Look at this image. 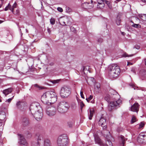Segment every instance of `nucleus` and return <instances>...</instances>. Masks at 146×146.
I'll list each match as a JSON object with an SVG mask.
<instances>
[{
    "instance_id": "1",
    "label": "nucleus",
    "mask_w": 146,
    "mask_h": 146,
    "mask_svg": "<svg viewBox=\"0 0 146 146\" xmlns=\"http://www.w3.org/2000/svg\"><path fill=\"white\" fill-rule=\"evenodd\" d=\"M32 114L38 121L40 120L42 117V110L40 104L37 102L32 103L30 108Z\"/></svg>"
},
{
    "instance_id": "2",
    "label": "nucleus",
    "mask_w": 146,
    "mask_h": 146,
    "mask_svg": "<svg viewBox=\"0 0 146 146\" xmlns=\"http://www.w3.org/2000/svg\"><path fill=\"white\" fill-rule=\"evenodd\" d=\"M108 71L109 77L111 78H115L119 74L120 70L118 65L112 64L109 66Z\"/></svg>"
},
{
    "instance_id": "3",
    "label": "nucleus",
    "mask_w": 146,
    "mask_h": 146,
    "mask_svg": "<svg viewBox=\"0 0 146 146\" xmlns=\"http://www.w3.org/2000/svg\"><path fill=\"white\" fill-rule=\"evenodd\" d=\"M70 108L69 103L65 101L60 102L57 106V111L60 113L64 114L68 111Z\"/></svg>"
},
{
    "instance_id": "4",
    "label": "nucleus",
    "mask_w": 146,
    "mask_h": 146,
    "mask_svg": "<svg viewBox=\"0 0 146 146\" xmlns=\"http://www.w3.org/2000/svg\"><path fill=\"white\" fill-rule=\"evenodd\" d=\"M71 93V89L69 86H64L61 89L60 94L61 96L63 98L68 97Z\"/></svg>"
},
{
    "instance_id": "5",
    "label": "nucleus",
    "mask_w": 146,
    "mask_h": 146,
    "mask_svg": "<svg viewBox=\"0 0 146 146\" xmlns=\"http://www.w3.org/2000/svg\"><path fill=\"white\" fill-rule=\"evenodd\" d=\"M58 146H66L68 143V139L66 135L60 136L57 141Z\"/></svg>"
},
{
    "instance_id": "6",
    "label": "nucleus",
    "mask_w": 146,
    "mask_h": 146,
    "mask_svg": "<svg viewBox=\"0 0 146 146\" xmlns=\"http://www.w3.org/2000/svg\"><path fill=\"white\" fill-rule=\"evenodd\" d=\"M95 143L98 144L100 146H112V143L109 139L106 138V144H104L101 139L97 136H94Z\"/></svg>"
},
{
    "instance_id": "7",
    "label": "nucleus",
    "mask_w": 146,
    "mask_h": 146,
    "mask_svg": "<svg viewBox=\"0 0 146 146\" xmlns=\"http://www.w3.org/2000/svg\"><path fill=\"white\" fill-rule=\"evenodd\" d=\"M121 104V101L120 99H118L117 101L111 102L109 104L108 110L111 111L112 110L119 107V106Z\"/></svg>"
},
{
    "instance_id": "8",
    "label": "nucleus",
    "mask_w": 146,
    "mask_h": 146,
    "mask_svg": "<svg viewBox=\"0 0 146 146\" xmlns=\"http://www.w3.org/2000/svg\"><path fill=\"white\" fill-rule=\"evenodd\" d=\"M137 141L140 143H146V132L141 133L138 137Z\"/></svg>"
},
{
    "instance_id": "9",
    "label": "nucleus",
    "mask_w": 146,
    "mask_h": 146,
    "mask_svg": "<svg viewBox=\"0 0 146 146\" xmlns=\"http://www.w3.org/2000/svg\"><path fill=\"white\" fill-rule=\"evenodd\" d=\"M56 113V109L53 107H51L47 109L46 110V113L50 116L54 115Z\"/></svg>"
},
{
    "instance_id": "10",
    "label": "nucleus",
    "mask_w": 146,
    "mask_h": 146,
    "mask_svg": "<svg viewBox=\"0 0 146 146\" xmlns=\"http://www.w3.org/2000/svg\"><path fill=\"white\" fill-rule=\"evenodd\" d=\"M18 135L19 137V143L21 145L27 146L28 143L23 135L21 134H19Z\"/></svg>"
},
{
    "instance_id": "11",
    "label": "nucleus",
    "mask_w": 146,
    "mask_h": 146,
    "mask_svg": "<svg viewBox=\"0 0 146 146\" xmlns=\"http://www.w3.org/2000/svg\"><path fill=\"white\" fill-rule=\"evenodd\" d=\"M47 94V92H46L43 94L42 96L41 100L44 104H48L50 100L48 97V95Z\"/></svg>"
},
{
    "instance_id": "12",
    "label": "nucleus",
    "mask_w": 146,
    "mask_h": 146,
    "mask_svg": "<svg viewBox=\"0 0 146 146\" xmlns=\"http://www.w3.org/2000/svg\"><path fill=\"white\" fill-rule=\"evenodd\" d=\"M139 105L138 103H136L131 106V110L132 111L137 113L139 111Z\"/></svg>"
},
{
    "instance_id": "13",
    "label": "nucleus",
    "mask_w": 146,
    "mask_h": 146,
    "mask_svg": "<svg viewBox=\"0 0 146 146\" xmlns=\"http://www.w3.org/2000/svg\"><path fill=\"white\" fill-rule=\"evenodd\" d=\"M104 0H98V5L97 8L98 9H102L105 6V4L104 3Z\"/></svg>"
},
{
    "instance_id": "14",
    "label": "nucleus",
    "mask_w": 146,
    "mask_h": 146,
    "mask_svg": "<svg viewBox=\"0 0 146 146\" xmlns=\"http://www.w3.org/2000/svg\"><path fill=\"white\" fill-rule=\"evenodd\" d=\"M100 83H96L94 85V91L96 94L99 93L100 91Z\"/></svg>"
},
{
    "instance_id": "15",
    "label": "nucleus",
    "mask_w": 146,
    "mask_h": 146,
    "mask_svg": "<svg viewBox=\"0 0 146 146\" xmlns=\"http://www.w3.org/2000/svg\"><path fill=\"white\" fill-rule=\"evenodd\" d=\"M119 140L121 146H123L126 139L123 136L121 135L119 137Z\"/></svg>"
},
{
    "instance_id": "16",
    "label": "nucleus",
    "mask_w": 146,
    "mask_h": 146,
    "mask_svg": "<svg viewBox=\"0 0 146 146\" xmlns=\"http://www.w3.org/2000/svg\"><path fill=\"white\" fill-rule=\"evenodd\" d=\"M13 90V89L12 88H10L3 90V93L5 95V96H6L7 95L11 93Z\"/></svg>"
},
{
    "instance_id": "17",
    "label": "nucleus",
    "mask_w": 146,
    "mask_h": 146,
    "mask_svg": "<svg viewBox=\"0 0 146 146\" xmlns=\"http://www.w3.org/2000/svg\"><path fill=\"white\" fill-rule=\"evenodd\" d=\"M48 95V97L49 98V100L50 98L55 97L56 96H55V93L52 91H50L47 92Z\"/></svg>"
},
{
    "instance_id": "18",
    "label": "nucleus",
    "mask_w": 146,
    "mask_h": 146,
    "mask_svg": "<svg viewBox=\"0 0 146 146\" xmlns=\"http://www.w3.org/2000/svg\"><path fill=\"white\" fill-rule=\"evenodd\" d=\"M99 125L102 126V125H105L106 123V119L104 117H102L98 123Z\"/></svg>"
},
{
    "instance_id": "19",
    "label": "nucleus",
    "mask_w": 146,
    "mask_h": 146,
    "mask_svg": "<svg viewBox=\"0 0 146 146\" xmlns=\"http://www.w3.org/2000/svg\"><path fill=\"white\" fill-rule=\"evenodd\" d=\"M29 123L28 119L26 118H24L22 119V124L24 126L28 125Z\"/></svg>"
},
{
    "instance_id": "20",
    "label": "nucleus",
    "mask_w": 146,
    "mask_h": 146,
    "mask_svg": "<svg viewBox=\"0 0 146 146\" xmlns=\"http://www.w3.org/2000/svg\"><path fill=\"white\" fill-rule=\"evenodd\" d=\"M43 137L41 135H40L38 137L37 139V145H39L41 142L43 141Z\"/></svg>"
},
{
    "instance_id": "21",
    "label": "nucleus",
    "mask_w": 146,
    "mask_h": 146,
    "mask_svg": "<svg viewBox=\"0 0 146 146\" xmlns=\"http://www.w3.org/2000/svg\"><path fill=\"white\" fill-rule=\"evenodd\" d=\"M87 81L89 84L92 85V84H94L95 82V80L94 78L90 77L88 79Z\"/></svg>"
},
{
    "instance_id": "22",
    "label": "nucleus",
    "mask_w": 146,
    "mask_h": 146,
    "mask_svg": "<svg viewBox=\"0 0 146 146\" xmlns=\"http://www.w3.org/2000/svg\"><path fill=\"white\" fill-rule=\"evenodd\" d=\"M44 146H50L51 143L50 141L48 139H46L44 141Z\"/></svg>"
},
{
    "instance_id": "23",
    "label": "nucleus",
    "mask_w": 146,
    "mask_h": 146,
    "mask_svg": "<svg viewBox=\"0 0 146 146\" xmlns=\"http://www.w3.org/2000/svg\"><path fill=\"white\" fill-rule=\"evenodd\" d=\"M140 18L143 21H146V14H140L139 15Z\"/></svg>"
},
{
    "instance_id": "24",
    "label": "nucleus",
    "mask_w": 146,
    "mask_h": 146,
    "mask_svg": "<svg viewBox=\"0 0 146 146\" xmlns=\"http://www.w3.org/2000/svg\"><path fill=\"white\" fill-rule=\"evenodd\" d=\"M90 114L89 116V119L90 120H91L92 117L93 116V115L94 113V111L93 110H90Z\"/></svg>"
},
{
    "instance_id": "25",
    "label": "nucleus",
    "mask_w": 146,
    "mask_h": 146,
    "mask_svg": "<svg viewBox=\"0 0 146 146\" xmlns=\"http://www.w3.org/2000/svg\"><path fill=\"white\" fill-rule=\"evenodd\" d=\"M74 123V121L73 120L69 121L67 122L68 125L70 127H72L73 126Z\"/></svg>"
},
{
    "instance_id": "26",
    "label": "nucleus",
    "mask_w": 146,
    "mask_h": 146,
    "mask_svg": "<svg viewBox=\"0 0 146 146\" xmlns=\"http://www.w3.org/2000/svg\"><path fill=\"white\" fill-rule=\"evenodd\" d=\"M51 99L49 101V103H54V102H55L57 100V97L56 96L52 98H51Z\"/></svg>"
},
{
    "instance_id": "27",
    "label": "nucleus",
    "mask_w": 146,
    "mask_h": 146,
    "mask_svg": "<svg viewBox=\"0 0 146 146\" xmlns=\"http://www.w3.org/2000/svg\"><path fill=\"white\" fill-rule=\"evenodd\" d=\"M78 104L80 105V106L81 109L82 110L84 106V104L83 103V102L81 100H78Z\"/></svg>"
},
{
    "instance_id": "28",
    "label": "nucleus",
    "mask_w": 146,
    "mask_h": 146,
    "mask_svg": "<svg viewBox=\"0 0 146 146\" xmlns=\"http://www.w3.org/2000/svg\"><path fill=\"white\" fill-rule=\"evenodd\" d=\"M60 81V79H57L56 80H51L50 82L53 84H56L58 83Z\"/></svg>"
},
{
    "instance_id": "29",
    "label": "nucleus",
    "mask_w": 146,
    "mask_h": 146,
    "mask_svg": "<svg viewBox=\"0 0 146 146\" xmlns=\"http://www.w3.org/2000/svg\"><path fill=\"white\" fill-rule=\"evenodd\" d=\"M116 22L117 24L118 25H120L121 19L119 17L117 16L116 19Z\"/></svg>"
},
{
    "instance_id": "30",
    "label": "nucleus",
    "mask_w": 146,
    "mask_h": 146,
    "mask_svg": "<svg viewBox=\"0 0 146 146\" xmlns=\"http://www.w3.org/2000/svg\"><path fill=\"white\" fill-rule=\"evenodd\" d=\"M88 4L89 3H84L83 4L82 6L84 9L90 8L89 7Z\"/></svg>"
},
{
    "instance_id": "31",
    "label": "nucleus",
    "mask_w": 146,
    "mask_h": 146,
    "mask_svg": "<svg viewBox=\"0 0 146 146\" xmlns=\"http://www.w3.org/2000/svg\"><path fill=\"white\" fill-rule=\"evenodd\" d=\"M137 120V118L134 115H133L131 120V123H133L135 122Z\"/></svg>"
},
{
    "instance_id": "32",
    "label": "nucleus",
    "mask_w": 146,
    "mask_h": 146,
    "mask_svg": "<svg viewBox=\"0 0 146 146\" xmlns=\"http://www.w3.org/2000/svg\"><path fill=\"white\" fill-rule=\"evenodd\" d=\"M17 4L15 2L13 4L12 6L11 7V11L13 12V10L14 8H16V7Z\"/></svg>"
},
{
    "instance_id": "33",
    "label": "nucleus",
    "mask_w": 146,
    "mask_h": 146,
    "mask_svg": "<svg viewBox=\"0 0 146 146\" xmlns=\"http://www.w3.org/2000/svg\"><path fill=\"white\" fill-rule=\"evenodd\" d=\"M11 6L10 5L9 3L7 6L5 8V11H7L9 9L11 10Z\"/></svg>"
},
{
    "instance_id": "34",
    "label": "nucleus",
    "mask_w": 146,
    "mask_h": 146,
    "mask_svg": "<svg viewBox=\"0 0 146 146\" xmlns=\"http://www.w3.org/2000/svg\"><path fill=\"white\" fill-rule=\"evenodd\" d=\"M145 72L143 70H141L139 72V76H143V75L145 74Z\"/></svg>"
},
{
    "instance_id": "35",
    "label": "nucleus",
    "mask_w": 146,
    "mask_h": 146,
    "mask_svg": "<svg viewBox=\"0 0 146 146\" xmlns=\"http://www.w3.org/2000/svg\"><path fill=\"white\" fill-rule=\"evenodd\" d=\"M66 12L67 13H70L72 12V9L69 7H66Z\"/></svg>"
},
{
    "instance_id": "36",
    "label": "nucleus",
    "mask_w": 146,
    "mask_h": 146,
    "mask_svg": "<svg viewBox=\"0 0 146 146\" xmlns=\"http://www.w3.org/2000/svg\"><path fill=\"white\" fill-rule=\"evenodd\" d=\"M145 125V123L144 122H142L141 123L139 124V126L138 127L139 129H140L143 127Z\"/></svg>"
},
{
    "instance_id": "37",
    "label": "nucleus",
    "mask_w": 146,
    "mask_h": 146,
    "mask_svg": "<svg viewBox=\"0 0 146 146\" xmlns=\"http://www.w3.org/2000/svg\"><path fill=\"white\" fill-rule=\"evenodd\" d=\"M93 97V96H92L90 95L88 98H86V100H87V102H89V101L92 99Z\"/></svg>"
},
{
    "instance_id": "38",
    "label": "nucleus",
    "mask_w": 146,
    "mask_h": 146,
    "mask_svg": "<svg viewBox=\"0 0 146 146\" xmlns=\"http://www.w3.org/2000/svg\"><path fill=\"white\" fill-rule=\"evenodd\" d=\"M132 26L135 27L137 28H140L141 27V25L138 24H134Z\"/></svg>"
},
{
    "instance_id": "39",
    "label": "nucleus",
    "mask_w": 146,
    "mask_h": 146,
    "mask_svg": "<svg viewBox=\"0 0 146 146\" xmlns=\"http://www.w3.org/2000/svg\"><path fill=\"white\" fill-rule=\"evenodd\" d=\"M23 104V103L20 102H18L16 104V105L17 106V108H20V106H22V104Z\"/></svg>"
},
{
    "instance_id": "40",
    "label": "nucleus",
    "mask_w": 146,
    "mask_h": 146,
    "mask_svg": "<svg viewBox=\"0 0 146 146\" xmlns=\"http://www.w3.org/2000/svg\"><path fill=\"white\" fill-rule=\"evenodd\" d=\"M50 23L52 25H54L55 23L54 19L53 18H51L50 20Z\"/></svg>"
},
{
    "instance_id": "41",
    "label": "nucleus",
    "mask_w": 146,
    "mask_h": 146,
    "mask_svg": "<svg viewBox=\"0 0 146 146\" xmlns=\"http://www.w3.org/2000/svg\"><path fill=\"white\" fill-rule=\"evenodd\" d=\"M13 98H14V96H13L12 98H9V99H8V100H7L5 102H8L9 103H10V102H11V100L13 99Z\"/></svg>"
},
{
    "instance_id": "42",
    "label": "nucleus",
    "mask_w": 146,
    "mask_h": 146,
    "mask_svg": "<svg viewBox=\"0 0 146 146\" xmlns=\"http://www.w3.org/2000/svg\"><path fill=\"white\" fill-rule=\"evenodd\" d=\"M106 3L108 5V7L110 9H111L112 8V6L110 2L108 1H107L106 2Z\"/></svg>"
},
{
    "instance_id": "43",
    "label": "nucleus",
    "mask_w": 146,
    "mask_h": 146,
    "mask_svg": "<svg viewBox=\"0 0 146 146\" xmlns=\"http://www.w3.org/2000/svg\"><path fill=\"white\" fill-rule=\"evenodd\" d=\"M132 56H133V54L129 55L126 53H124L123 54V56L124 57H129Z\"/></svg>"
},
{
    "instance_id": "44",
    "label": "nucleus",
    "mask_w": 146,
    "mask_h": 146,
    "mask_svg": "<svg viewBox=\"0 0 146 146\" xmlns=\"http://www.w3.org/2000/svg\"><path fill=\"white\" fill-rule=\"evenodd\" d=\"M130 85L131 86H132V87L133 88H134V90L136 89V87L135 86V85L133 84H130ZM136 88H138L137 87H136Z\"/></svg>"
},
{
    "instance_id": "45",
    "label": "nucleus",
    "mask_w": 146,
    "mask_h": 146,
    "mask_svg": "<svg viewBox=\"0 0 146 146\" xmlns=\"http://www.w3.org/2000/svg\"><path fill=\"white\" fill-rule=\"evenodd\" d=\"M81 90H82V89H81ZM80 94L82 98L84 99V98L83 94V92L82 91V90H81L80 91Z\"/></svg>"
},
{
    "instance_id": "46",
    "label": "nucleus",
    "mask_w": 146,
    "mask_h": 146,
    "mask_svg": "<svg viewBox=\"0 0 146 146\" xmlns=\"http://www.w3.org/2000/svg\"><path fill=\"white\" fill-rule=\"evenodd\" d=\"M57 10L60 12H62L63 11L62 9L60 7H58L57 8Z\"/></svg>"
},
{
    "instance_id": "47",
    "label": "nucleus",
    "mask_w": 146,
    "mask_h": 146,
    "mask_svg": "<svg viewBox=\"0 0 146 146\" xmlns=\"http://www.w3.org/2000/svg\"><path fill=\"white\" fill-rule=\"evenodd\" d=\"M134 48H135L136 49H139L140 48V46H139L138 45H136L134 47Z\"/></svg>"
},
{
    "instance_id": "48",
    "label": "nucleus",
    "mask_w": 146,
    "mask_h": 146,
    "mask_svg": "<svg viewBox=\"0 0 146 146\" xmlns=\"http://www.w3.org/2000/svg\"><path fill=\"white\" fill-rule=\"evenodd\" d=\"M98 41L99 42H101L103 41V39L102 38H100L98 39Z\"/></svg>"
},
{
    "instance_id": "49",
    "label": "nucleus",
    "mask_w": 146,
    "mask_h": 146,
    "mask_svg": "<svg viewBox=\"0 0 146 146\" xmlns=\"http://www.w3.org/2000/svg\"><path fill=\"white\" fill-rule=\"evenodd\" d=\"M142 3L146 4V0H139Z\"/></svg>"
},
{
    "instance_id": "50",
    "label": "nucleus",
    "mask_w": 146,
    "mask_h": 146,
    "mask_svg": "<svg viewBox=\"0 0 146 146\" xmlns=\"http://www.w3.org/2000/svg\"><path fill=\"white\" fill-rule=\"evenodd\" d=\"M0 118H1V116H0ZM3 120L2 119H0V126H1L3 124L2 121Z\"/></svg>"
},
{
    "instance_id": "51",
    "label": "nucleus",
    "mask_w": 146,
    "mask_h": 146,
    "mask_svg": "<svg viewBox=\"0 0 146 146\" xmlns=\"http://www.w3.org/2000/svg\"><path fill=\"white\" fill-rule=\"evenodd\" d=\"M4 0H0V8L1 7V4L2 3L3 1Z\"/></svg>"
},
{
    "instance_id": "52",
    "label": "nucleus",
    "mask_w": 146,
    "mask_h": 146,
    "mask_svg": "<svg viewBox=\"0 0 146 146\" xmlns=\"http://www.w3.org/2000/svg\"><path fill=\"white\" fill-rule=\"evenodd\" d=\"M107 128V126L106 125H104L103 127V129L104 130H106Z\"/></svg>"
},
{
    "instance_id": "53",
    "label": "nucleus",
    "mask_w": 146,
    "mask_h": 146,
    "mask_svg": "<svg viewBox=\"0 0 146 146\" xmlns=\"http://www.w3.org/2000/svg\"><path fill=\"white\" fill-rule=\"evenodd\" d=\"M121 0H115V1H114V2L116 3H117L118 2L121 1Z\"/></svg>"
},
{
    "instance_id": "54",
    "label": "nucleus",
    "mask_w": 146,
    "mask_h": 146,
    "mask_svg": "<svg viewBox=\"0 0 146 146\" xmlns=\"http://www.w3.org/2000/svg\"><path fill=\"white\" fill-rule=\"evenodd\" d=\"M139 89L141 90L142 91L145 90V89L144 88H140Z\"/></svg>"
},
{
    "instance_id": "55",
    "label": "nucleus",
    "mask_w": 146,
    "mask_h": 146,
    "mask_svg": "<svg viewBox=\"0 0 146 146\" xmlns=\"http://www.w3.org/2000/svg\"><path fill=\"white\" fill-rule=\"evenodd\" d=\"M49 64H50V66H53V65H54V63L53 62H51V63H50Z\"/></svg>"
},
{
    "instance_id": "56",
    "label": "nucleus",
    "mask_w": 146,
    "mask_h": 146,
    "mask_svg": "<svg viewBox=\"0 0 146 146\" xmlns=\"http://www.w3.org/2000/svg\"><path fill=\"white\" fill-rule=\"evenodd\" d=\"M132 64L130 62H127V65H129V64Z\"/></svg>"
},
{
    "instance_id": "57",
    "label": "nucleus",
    "mask_w": 146,
    "mask_h": 146,
    "mask_svg": "<svg viewBox=\"0 0 146 146\" xmlns=\"http://www.w3.org/2000/svg\"><path fill=\"white\" fill-rule=\"evenodd\" d=\"M34 86H35L36 87H38V85L37 84H35L34 85Z\"/></svg>"
},
{
    "instance_id": "58",
    "label": "nucleus",
    "mask_w": 146,
    "mask_h": 146,
    "mask_svg": "<svg viewBox=\"0 0 146 146\" xmlns=\"http://www.w3.org/2000/svg\"><path fill=\"white\" fill-rule=\"evenodd\" d=\"M145 65H146V58L145 59Z\"/></svg>"
},
{
    "instance_id": "59",
    "label": "nucleus",
    "mask_w": 146,
    "mask_h": 146,
    "mask_svg": "<svg viewBox=\"0 0 146 146\" xmlns=\"http://www.w3.org/2000/svg\"><path fill=\"white\" fill-rule=\"evenodd\" d=\"M3 21H1V20H0V24H1L2 23H3Z\"/></svg>"
},
{
    "instance_id": "60",
    "label": "nucleus",
    "mask_w": 146,
    "mask_h": 146,
    "mask_svg": "<svg viewBox=\"0 0 146 146\" xmlns=\"http://www.w3.org/2000/svg\"><path fill=\"white\" fill-rule=\"evenodd\" d=\"M121 34H122V35H124V34H125V33L124 32H122L121 33Z\"/></svg>"
},
{
    "instance_id": "61",
    "label": "nucleus",
    "mask_w": 146,
    "mask_h": 146,
    "mask_svg": "<svg viewBox=\"0 0 146 146\" xmlns=\"http://www.w3.org/2000/svg\"><path fill=\"white\" fill-rule=\"evenodd\" d=\"M91 3H93V0H91Z\"/></svg>"
},
{
    "instance_id": "62",
    "label": "nucleus",
    "mask_w": 146,
    "mask_h": 146,
    "mask_svg": "<svg viewBox=\"0 0 146 146\" xmlns=\"http://www.w3.org/2000/svg\"><path fill=\"white\" fill-rule=\"evenodd\" d=\"M48 32L49 33L50 32V30L49 29H48Z\"/></svg>"
},
{
    "instance_id": "63",
    "label": "nucleus",
    "mask_w": 146,
    "mask_h": 146,
    "mask_svg": "<svg viewBox=\"0 0 146 146\" xmlns=\"http://www.w3.org/2000/svg\"><path fill=\"white\" fill-rule=\"evenodd\" d=\"M85 69H86V68H84V69L83 70H84V71H85Z\"/></svg>"
},
{
    "instance_id": "64",
    "label": "nucleus",
    "mask_w": 146,
    "mask_h": 146,
    "mask_svg": "<svg viewBox=\"0 0 146 146\" xmlns=\"http://www.w3.org/2000/svg\"><path fill=\"white\" fill-rule=\"evenodd\" d=\"M63 23H64V24L65 25V23L64 22H63Z\"/></svg>"
}]
</instances>
